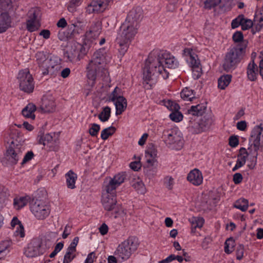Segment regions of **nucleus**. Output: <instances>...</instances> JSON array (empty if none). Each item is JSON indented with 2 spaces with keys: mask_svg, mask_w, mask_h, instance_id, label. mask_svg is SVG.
<instances>
[{
  "mask_svg": "<svg viewBox=\"0 0 263 263\" xmlns=\"http://www.w3.org/2000/svg\"><path fill=\"white\" fill-rule=\"evenodd\" d=\"M178 65L179 62L177 60L166 51L163 52L155 60H152L149 58L146 61L143 68V80L147 83L148 81L159 75L166 79L168 77L169 72L164 67L176 68Z\"/></svg>",
  "mask_w": 263,
  "mask_h": 263,
  "instance_id": "f257e3e1",
  "label": "nucleus"
},
{
  "mask_svg": "<svg viewBox=\"0 0 263 263\" xmlns=\"http://www.w3.org/2000/svg\"><path fill=\"white\" fill-rule=\"evenodd\" d=\"M111 56L104 49H100L92 55L86 67V76L93 85L98 78H105L109 72L105 65L110 61Z\"/></svg>",
  "mask_w": 263,
  "mask_h": 263,
  "instance_id": "f03ea898",
  "label": "nucleus"
},
{
  "mask_svg": "<svg viewBox=\"0 0 263 263\" xmlns=\"http://www.w3.org/2000/svg\"><path fill=\"white\" fill-rule=\"evenodd\" d=\"M139 25L124 22L120 26L116 37V42L119 45L120 54L124 55L127 51L129 45L138 33Z\"/></svg>",
  "mask_w": 263,
  "mask_h": 263,
  "instance_id": "7ed1b4c3",
  "label": "nucleus"
},
{
  "mask_svg": "<svg viewBox=\"0 0 263 263\" xmlns=\"http://www.w3.org/2000/svg\"><path fill=\"white\" fill-rule=\"evenodd\" d=\"M35 57L44 74H53L58 71L60 65L57 57L43 51L37 52Z\"/></svg>",
  "mask_w": 263,
  "mask_h": 263,
  "instance_id": "20e7f679",
  "label": "nucleus"
},
{
  "mask_svg": "<svg viewBox=\"0 0 263 263\" xmlns=\"http://www.w3.org/2000/svg\"><path fill=\"white\" fill-rule=\"evenodd\" d=\"M183 57L192 68V76L194 79H198L202 74L200 62L195 51L191 48H186L183 50Z\"/></svg>",
  "mask_w": 263,
  "mask_h": 263,
  "instance_id": "39448f33",
  "label": "nucleus"
},
{
  "mask_svg": "<svg viewBox=\"0 0 263 263\" xmlns=\"http://www.w3.org/2000/svg\"><path fill=\"white\" fill-rule=\"evenodd\" d=\"M164 142L170 148L180 150L184 145L182 134L177 128H172L164 134Z\"/></svg>",
  "mask_w": 263,
  "mask_h": 263,
  "instance_id": "423d86ee",
  "label": "nucleus"
},
{
  "mask_svg": "<svg viewBox=\"0 0 263 263\" xmlns=\"http://www.w3.org/2000/svg\"><path fill=\"white\" fill-rule=\"evenodd\" d=\"M244 50L241 47L233 48L227 54L223 68L227 71L234 69L242 59Z\"/></svg>",
  "mask_w": 263,
  "mask_h": 263,
  "instance_id": "0eeeda50",
  "label": "nucleus"
},
{
  "mask_svg": "<svg viewBox=\"0 0 263 263\" xmlns=\"http://www.w3.org/2000/svg\"><path fill=\"white\" fill-rule=\"evenodd\" d=\"M109 101L113 102L116 107V114L121 115L127 108V100L122 94L121 89L116 87L114 90L108 95Z\"/></svg>",
  "mask_w": 263,
  "mask_h": 263,
  "instance_id": "6e6552de",
  "label": "nucleus"
},
{
  "mask_svg": "<svg viewBox=\"0 0 263 263\" xmlns=\"http://www.w3.org/2000/svg\"><path fill=\"white\" fill-rule=\"evenodd\" d=\"M17 79L21 90L27 93H30L33 91L34 84L33 78L28 69L20 71Z\"/></svg>",
  "mask_w": 263,
  "mask_h": 263,
  "instance_id": "1a4fd4ad",
  "label": "nucleus"
},
{
  "mask_svg": "<svg viewBox=\"0 0 263 263\" xmlns=\"http://www.w3.org/2000/svg\"><path fill=\"white\" fill-rule=\"evenodd\" d=\"M30 208L32 214L39 220L45 219L50 213L49 205L42 200H36L31 204Z\"/></svg>",
  "mask_w": 263,
  "mask_h": 263,
  "instance_id": "9d476101",
  "label": "nucleus"
},
{
  "mask_svg": "<svg viewBox=\"0 0 263 263\" xmlns=\"http://www.w3.org/2000/svg\"><path fill=\"white\" fill-rule=\"evenodd\" d=\"M24 147L18 144L11 145L6 151L5 159L10 164H15L22 157Z\"/></svg>",
  "mask_w": 263,
  "mask_h": 263,
  "instance_id": "9b49d317",
  "label": "nucleus"
},
{
  "mask_svg": "<svg viewBox=\"0 0 263 263\" xmlns=\"http://www.w3.org/2000/svg\"><path fill=\"white\" fill-rule=\"evenodd\" d=\"M116 192L103 189L102 193V203L104 209L111 211L115 208L117 204Z\"/></svg>",
  "mask_w": 263,
  "mask_h": 263,
  "instance_id": "f8f14e48",
  "label": "nucleus"
},
{
  "mask_svg": "<svg viewBox=\"0 0 263 263\" xmlns=\"http://www.w3.org/2000/svg\"><path fill=\"white\" fill-rule=\"evenodd\" d=\"M250 142L253 145L254 149L257 151L263 142V127L262 124L256 125L251 132Z\"/></svg>",
  "mask_w": 263,
  "mask_h": 263,
  "instance_id": "ddd939ff",
  "label": "nucleus"
},
{
  "mask_svg": "<svg viewBox=\"0 0 263 263\" xmlns=\"http://www.w3.org/2000/svg\"><path fill=\"white\" fill-rule=\"evenodd\" d=\"M83 47L81 44L78 43L70 44L67 47L64 53L65 57L70 61H73L75 59H79L80 52H82Z\"/></svg>",
  "mask_w": 263,
  "mask_h": 263,
  "instance_id": "4468645a",
  "label": "nucleus"
},
{
  "mask_svg": "<svg viewBox=\"0 0 263 263\" xmlns=\"http://www.w3.org/2000/svg\"><path fill=\"white\" fill-rule=\"evenodd\" d=\"M125 180V175L122 173H119L113 178H110L108 182H105L104 189L116 192V190L118 186L120 185Z\"/></svg>",
  "mask_w": 263,
  "mask_h": 263,
  "instance_id": "2eb2a0df",
  "label": "nucleus"
},
{
  "mask_svg": "<svg viewBox=\"0 0 263 263\" xmlns=\"http://www.w3.org/2000/svg\"><path fill=\"white\" fill-rule=\"evenodd\" d=\"M109 0H94L88 5L89 13H98L104 11L108 7Z\"/></svg>",
  "mask_w": 263,
  "mask_h": 263,
  "instance_id": "dca6fc26",
  "label": "nucleus"
},
{
  "mask_svg": "<svg viewBox=\"0 0 263 263\" xmlns=\"http://www.w3.org/2000/svg\"><path fill=\"white\" fill-rule=\"evenodd\" d=\"M39 142L44 146H47L50 151H54L58 149V141L51 134H47L42 136Z\"/></svg>",
  "mask_w": 263,
  "mask_h": 263,
  "instance_id": "f3484780",
  "label": "nucleus"
},
{
  "mask_svg": "<svg viewBox=\"0 0 263 263\" xmlns=\"http://www.w3.org/2000/svg\"><path fill=\"white\" fill-rule=\"evenodd\" d=\"M10 228L13 230V236L16 238H24L25 236L24 227L21 221L14 216L10 222Z\"/></svg>",
  "mask_w": 263,
  "mask_h": 263,
  "instance_id": "a211bd4d",
  "label": "nucleus"
},
{
  "mask_svg": "<svg viewBox=\"0 0 263 263\" xmlns=\"http://www.w3.org/2000/svg\"><path fill=\"white\" fill-rule=\"evenodd\" d=\"M146 163L148 166H154L158 163V151L157 148L152 145H149L145 153Z\"/></svg>",
  "mask_w": 263,
  "mask_h": 263,
  "instance_id": "6ab92c4d",
  "label": "nucleus"
},
{
  "mask_svg": "<svg viewBox=\"0 0 263 263\" xmlns=\"http://www.w3.org/2000/svg\"><path fill=\"white\" fill-rule=\"evenodd\" d=\"M187 180L193 185L199 186L203 182V177L202 173L199 170L194 168L187 174Z\"/></svg>",
  "mask_w": 263,
  "mask_h": 263,
  "instance_id": "aec40b11",
  "label": "nucleus"
},
{
  "mask_svg": "<svg viewBox=\"0 0 263 263\" xmlns=\"http://www.w3.org/2000/svg\"><path fill=\"white\" fill-rule=\"evenodd\" d=\"M40 25L37 18L36 11L35 10L30 11L29 19L26 22L27 29L30 32H33L37 30Z\"/></svg>",
  "mask_w": 263,
  "mask_h": 263,
  "instance_id": "412c9836",
  "label": "nucleus"
},
{
  "mask_svg": "<svg viewBox=\"0 0 263 263\" xmlns=\"http://www.w3.org/2000/svg\"><path fill=\"white\" fill-rule=\"evenodd\" d=\"M263 27V6L255 12L254 18L253 33L260 31Z\"/></svg>",
  "mask_w": 263,
  "mask_h": 263,
  "instance_id": "4be33fe9",
  "label": "nucleus"
},
{
  "mask_svg": "<svg viewBox=\"0 0 263 263\" xmlns=\"http://www.w3.org/2000/svg\"><path fill=\"white\" fill-rule=\"evenodd\" d=\"M101 30V23L99 21H97L92 24L89 30L86 32L85 34L86 37L88 40L92 41L99 36Z\"/></svg>",
  "mask_w": 263,
  "mask_h": 263,
  "instance_id": "5701e85b",
  "label": "nucleus"
},
{
  "mask_svg": "<svg viewBox=\"0 0 263 263\" xmlns=\"http://www.w3.org/2000/svg\"><path fill=\"white\" fill-rule=\"evenodd\" d=\"M42 108L47 112H52L55 109L54 98L49 94L45 95L42 99Z\"/></svg>",
  "mask_w": 263,
  "mask_h": 263,
  "instance_id": "b1692460",
  "label": "nucleus"
},
{
  "mask_svg": "<svg viewBox=\"0 0 263 263\" xmlns=\"http://www.w3.org/2000/svg\"><path fill=\"white\" fill-rule=\"evenodd\" d=\"M248 79L250 81H255L258 76V66L255 62L250 61L246 68Z\"/></svg>",
  "mask_w": 263,
  "mask_h": 263,
  "instance_id": "393cba45",
  "label": "nucleus"
},
{
  "mask_svg": "<svg viewBox=\"0 0 263 263\" xmlns=\"http://www.w3.org/2000/svg\"><path fill=\"white\" fill-rule=\"evenodd\" d=\"M142 11L140 8L133 9L130 11L125 22L139 25V21L141 16Z\"/></svg>",
  "mask_w": 263,
  "mask_h": 263,
  "instance_id": "a878e982",
  "label": "nucleus"
},
{
  "mask_svg": "<svg viewBox=\"0 0 263 263\" xmlns=\"http://www.w3.org/2000/svg\"><path fill=\"white\" fill-rule=\"evenodd\" d=\"M29 200L30 197L28 196H16L13 199V208L16 210H20L25 206Z\"/></svg>",
  "mask_w": 263,
  "mask_h": 263,
  "instance_id": "bb28decb",
  "label": "nucleus"
},
{
  "mask_svg": "<svg viewBox=\"0 0 263 263\" xmlns=\"http://www.w3.org/2000/svg\"><path fill=\"white\" fill-rule=\"evenodd\" d=\"M36 107L33 103L28 104L22 110V114L25 118L34 120L35 118V111Z\"/></svg>",
  "mask_w": 263,
  "mask_h": 263,
  "instance_id": "cd10ccee",
  "label": "nucleus"
},
{
  "mask_svg": "<svg viewBox=\"0 0 263 263\" xmlns=\"http://www.w3.org/2000/svg\"><path fill=\"white\" fill-rule=\"evenodd\" d=\"M11 18L7 13L0 15V33L6 31L11 26Z\"/></svg>",
  "mask_w": 263,
  "mask_h": 263,
  "instance_id": "c85d7f7f",
  "label": "nucleus"
},
{
  "mask_svg": "<svg viewBox=\"0 0 263 263\" xmlns=\"http://www.w3.org/2000/svg\"><path fill=\"white\" fill-rule=\"evenodd\" d=\"M131 185L139 193L142 194L146 192V187L142 180L138 177H134L131 180Z\"/></svg>",
  "mask_w": 263,
  "mask_h": 263,
  "instance_id": "c756f323",
  "label": "nucleus"
},
{
  "mask_svg": "<svg viewBox=\"0 0 263 263\" xmlns=\"http://www.w3.org/2000/svg\"><path fill=\"white\" fill-rule=\"evenodd\" d=\"M66 184L68 188L73 189L76 187L75 183L77 175L73 171H69L65 175Z\"/></svg>",
  "mask_w": 263,
  "mask_h": 263,
  "instance_id": "7c9ffc66",
  "label": "nucleus"
},
{
  "mask_svg": "<svg viewBox=\"0 0 263 263\" xmlns=\"http://www.w3.org/2000/svg\"><path fill=\"white\" fill-rule=\"evenodd\" d=\"M24 253L27 257H37L43 253L41 248H25Z\"/></svg>",
  "mask_w": 263,
  "mask_h": 263,
  "instance_id": "2f4dec72",
  "label": "nucleus"
},
{
  "mask_svg": "<svg viewBox=\"0 0 263 263\" xmlns=\"http://www.w3.org/2000/svg\"><path fill=\"white\" fill-rule=\"evenodd\" d=\"M248 156L249 154L246 149L245 148H241L240 149L239 153L237 156L236 163L241 167L243 166L245 164L246 161L248 158Z\"/></svg>",
  "mask_w": 263,
  "mask_h": 263,
  "instance_id": "473e14b6",
  "label": "nucleus"
},
{
  "mask_svg": "<svg viewBox=\"0 0 263 263\" xmlns=\"http://www.w3.org/2000/svg\"><path fill=\"white\" fill-rule=\"evenodd\" d=\"M115 253L121 259H127L131 255L130 248H118Z\"/></svg>",
  "mask_w": 263,
  "mask_h": 263,
  "instance_id": "72a5a7b5",
  "label": "nucleus"
},
{
  "mask_svg": "<svg viewBox=\"0 0 263 263\" xmlns=\"http://www.w3.org/2000/svg\"><path fill=\"white\" fill-rule=\"evenodd\" d=\"M18 134V132L15 128L11 127L7 133L6 139H7L8 143L11 145H16L15 140H16Z\"/></svg>",
  "mask_w": 263,
  "mask_h": 263,
  "instance_id": "f704fd0d",
  "label": "nucleus"
},
{
  "mask_svg": "<svg viewBox=\"0 0 263 263\" xmlns=\"http://www.w3.org/2000/svg\"><path fill=\"white\" fill-rule=\"evenodd\" d=\"M190 221L191 223L192 233L194 232V230L197 228H202L204 222V219L199 217H193Z\"/></svg>",
  "mask_w": 263,
  "mask_h": 263,
  "instance_id": "c9c22d12",
  "label": "nucleus"
},
{
  "mask_svg": "<svg viewBox=\"0 0 263 263\" xmlns=\"http://www.w3.org/2000/svg\"><path fill=\"white\" fill-rule=\"evenodd\" d=\"M76 256V248H68L64 255L63 263H70Z\"/></svg>",
  "mask_w": 263,
  "mask_h": 263,
  "instance_id": "e433bc0d",
  "label": "nucleus"
},
{
  "mask_svg": "<svg viewBox=\"0 0 263 263\" xmlns=\"http://www.w3.org/2000/svg\"><path fill=\"white\" fill-rule=\"evenodd\" d=\"M232 77L227 74L222 76L218 79V87L221 89H224L231 81Z\"/></svg>",
  "mask_w": 263,
  "mask_h": 263,
  "instance_id": "4c0bfd02",
  "label": "nucleus"
},
{
  "mask_svg": "<svg viewBox=\"0 0 263 263\" xmlns=\"http://www.w3.org/2000/svg\"><path fill=\"white\" fill-rule=\"evenodd\" d=\"M234 206L242 212H245L247 210L249 207V202L245 198H240L234 203Z\"/></svg>",
  "mask_w": 263,
  "mask_h": 263,
  "instance_id": "58836bf2",
  "label": "nucleus"
},
{
  "mask_svg": "<svg viewBox=\"0 0 263 263\" xmlns=\"http://www.w3.org/2000/svg\"><path fill=\"white\" fill-rule=\"evenodd\" d=\"M139 244L138 238L136 236H132L123 241L121 245L122 247H136Z\"/></svg>",
  "mask_w": 263,
  "mask_h": 263,
  "instance_id": "ea45409f",
  "label": "nucleus"
},
{
  "mask_svg": "<svg viewBox=\"0 0 263 263\" xmlns=\"http://www.w3.org/2000/svg\"><path fill=\"white\" fill-rule=\"evenodd\" d=\"M111 108L108 106L104 107L102 111L98 116L99 119L102 122H106L108 120L110 117Z\"/></svg>",
  "mask_w": 263,
  "mask_h": 263,
  "instance_id": "a19ab883",
  "label": "nucleus"
},
{
  "mask_svg": "<svg viewBox=\"0 0 263 263\" xmlns=\"http://www.w3.org/2000/svg\"><path fill=\"white\" fill-rule=\"evenodd\" d=\"M181 98L185 101H192L195 98L193 91L187 88L182 90L180 93Z\"/></svg>",
  "mask_w": 263,
  "mask_h": 263,
  "instance_id": "79ce46f5",
  "label": "nucleus"
},
{
  "mask_svg": "<svg viewBox=\"0 0 263 263\" xmlns=\"http://www.w3.org/2000/svg\"><path fill=\"white\" fill-rule=\"evenodd\" d=\"M6 191V189L5 188H0V209L6 206L9 203Z\"/></svg>",
  "mask_w": 263,
  "mask_h": 263,
  "instance_id": "37998d69",
  "label": "nucleus"
},
{
  "mask_svg": "<svg viewBox=\"0 0 263 263\" xmlns=\"http://www.w3.org/2000/svg\"><path fill=\"white\" fill-rule=\"evenodd\" d=\"M116 131V128L114 126H110L107 128H106L103 129L101 133V138L105 140L108 139V138L113 135Z\"/></svg>",
  "mask_w": 263,
  "mask_h": 263,
  "instance_id": "c03bdc74",
  "label": "nucleus"
},
{
  "mask_svg": "<svg viewBox=\"0 0 263 263\" xmlns=\"http://www.w3.org/2000/svg\"><path fill=\"white\" fill-rule=\"evenodd\" d=\"M111 211L115 218H124L126 215L125 212L120 204H117Z\"/></svg>",
  "mask_w": 263,
  "mask_h": 263,
  "instance_id": "a18cd8bd",
  "label": "nucleus"
},
{
  "mask_svg": "<svg viewBox=\"0 0 263 263\" xmlns=\"http://www.w3.org/2000/svg\"><path fill=\"white\" fill-rule=\"evenodd\" d=\"M83 0H71L67 5L68 10L73 13L77 11V8L79 7L82 2Z\"/></svg>",
  "mask_w": 263,
  "mask_h": 263,
  "instance_id": "49530a36",
  "label": "nucleus"
},
{
  "mask_svg": "<svg viewBox=\"0 0 263 263\" xmlns=\"http://www.w3.org/2000/svg\"><path fill=\"white\" fill-rule=\"evenodd\" d=\"M254 26V23L251 20L245 18L244 15H242V23H241V29L243 30H246L252 27L253 28Z\"/></svg>",
  "mask_w": 263,
  "mask_h": 263,
  "instance_id": "de8ad7c7",
  "label": "nucleus"
},
{
  "mask_svg": "<svg viewBox=\"0 0 263 263\" xmlns=\"http://www.w3.org/2000/svg\"><path fill=\"white\" fill-rule=\"evenodd\" d=\"M68 33L70 36H74L81 33L82 29L79 25L71 24L68 27Z\"/></svg>",
  "mask_w": 263,
  "mask_h": 263,
  "instance_id": "09e8293b",
  "label": "nucleus"
},
{
  "mask_svg": "<svg viewBox=\"0 0 263 263\" xmlns=\"http://www.w3.org/2000/svg\"><path fill=\"white\" fill-rule=\"evenodd\" d=\"M170 119L176 122H178L181 121L183 119L182 114L179 111V110H174L170 114Z\"/></svg>",
  "mask_w": 263,
  "mask_h": 263,
  "instance_id": "8fccbe9b",
  "label": "nucleus"
},
{
  "mask_svg": "<svg viewBox=\"0 0 263 263\" xmlns=\"http://www.w3.org/2000/svg\"><path fill=\"white\" fill-rule=\"evenodd\" d=\"M205 8L210 9L215 7L221 2V0H201Z\"/></svg>",
  "mask_w": 263,
  "mask_h": 263,
  "instance_id": "3c124183",
  "label": "nucleus"
},
{
  "mask_svg": "<svg viewBox=\"0 0 263 263\" xmlns=\"http://www.w3.org/2000/svg\"><path fill=\"white\" fill-rule=\"evenodd\" d=\"M165 106L172 111L179 110L180 109V106L177 103L171 100H168L165 102Z\"/></svg>",
  "mask_w": 263,
  "mask_h": 263,
  "instance_id": "603ef678",
  "label": "nucleus"
},
{
  "mask_svg": "<svg viewBox=\"0 0 263 263\" xmlns=\"http://www.w3.org/2000/svg\"><path fill=\"white\" fill-rule=\"evenodd\" d=\"M203 106L200 104L192 106L189 110V112L193 115H198L203 110Z\"/></svg>",
  "mask_w": 263,
  "mask_h": 263,
  "instance_id": "864d4df0",
  "label": "nucleus"
},
{
  "mask_svg": "<svg viewBox=\"0 0 263 263\" xmlns=\"http://www.w3.org/2000/svg\"><path fill=\"white\" fill-rule=\"evenodd\" d=\"M100 129V125L93 123L91 124V127L89 129V133L91 136H96L98 135V133Z\"/></svg>",
  "mask_w": 263,
  "mask_h": 263,
  "instance_id": "5fc2aeb1",
  "label": "nucleus"
},
{
  "mask_svg": "<svg viewBox=\"0 0 263 263\" xmlns=\"http://www.w3.org/2000/svg\"><path fill=\"white\" fill-rule=\"evenodd\" d=\"M242 15H238L236 18L233 20L231 23V27L233 29L237 28L238 26H241Z\"/></svg>",
  "mask_w": 263,
  "mask_h": 263,
  "instance_id": "6e6d98bb",
  "label": "nucleus"
},
{
  "mask_svg": "<svg viewBox=\"0 0 263 263\" xmlns=\"http://www.w3.org/2000/svg\"><path fill=\"white\" fill-rule=\"evenodd\" d=\"M229 144L232 147H236L239 144V140L237 136H232L229 138Z\"/></svg>",
  "mask_w": 263,
  "mask_h": 263,
  "instance_id": "4d7b16f0",
  "label": "nucleus"
},
{
  "mask_svg": "<svg viewBox=\"0 0 263 263\" xmlns=\"http://www.w3.org/2000/svg\"><path fill=\"white\" fill-rule=\"evenodd\" d=\"M243 34L240 31L236 32L233 35V41L235 43H239L241 42L243 40Z\"/></svg>",
  "mask_w": 263,
  "mask_h": 263,
  "instance_id": "13d9d810",
  "label": "nucleus"
},
{
  "mask_svg": "<svg viewBox=\"0 0 263 263\" xmlns=\"http://www.w3.org/2000/svg\"><path fill=\"white\" fill-rule=\"evenodd\" d=\"M237 129L240 131H245L247 128V123L245 120L239 121L236 124Z\"/></svg>",
  "mask_w": 263,
  "mask_h": 263,
  "instance_id": "bf43d9fd",
  "label": "nucleus"
},
{
  "mask_svg": "<svg viewBox=\"0 0 263 263\" xmlns=\"http://www.w3.org/2000/svg\"><path fill=\"white\" fill-rule=\"evenodd\" d=\"M58 236V233L56 232H49L46 235V239L48 241L54 240Z\"/></svg>",
  "mask_w": 263,
  "mask_h": 263,
  "instance_id": "052dcab7",
  "label": "nucleus"
},
{
  "mask_svg": "<svg viewBox=\"0 0 263 263\" xmlns=\"http://www.w3.org/2000/svg\"><path fill=\"white\" fill-rule=\"evenodd\" d=\"M164 184L168 189H172L174 184V179L172 177L167 176L164 179Z\"/></svg>",
  "mask_w": 263,
  "mask_h": 263,
  "instance_id": "680f3d73",
  "label": "nucleus"
},
{
  "mask_svg": "<svg viewBox=\"0 0 263 263\" xmlns=\"http://www.w3.org/2000/svg\"><path fill=\"white\" fill-rule=\"evenodd\" d=\"M33 153L31 151L28 152L25 155L22 163L24 164L27 162L28 161H30L33 158Z\"/></svg>",
  "mask_w": 263,
  "mask_h": 263,
  "instance_id": "e2e57ef3",
  "label": "nucleus"
},
{
  "mask_svg": "<svg viewBox=\"0 0 263 263\" xmlns=\"http://www.w3.org/2000/svg\"><path fill=\"white\" fill-rule=\"evenodd\" d=\"M243 177L240 173H235L233 176V181L235 184L240 183L242 180Z\"/></svg>",
  "mask_w": 263,
  "mask_h": 263,
  "instance_id": "0e129e2a",
  "label": "nucleus"
},
{
  "mask_svg": "<svg viewBox=\"0 0 263 263\" xmlns=\"http://www.w3.org/2000/svg\"><path fill=\"white\" fill-rule=\"evenodd\" d=\"M95 258V253L94 252H91L87 255L84 263H93Z\"/></svg>",
  "mask_w": 263,
  "mask_h": 263,
  "instance_id": "69168bd1",
  "label": "nucleus"
},
{
  "mask_svg": "<svg viewBox=\"0 0 263 263\" xmlns=\"http://www.w3.org/2000/svg\"><path fill=\"white\" fill-rule=\"evenodd\" d=\"M108 227L105 223H103L99 228V232L102 235H104L107 233Z\"/></svg>",
  "mask_w": 263,
  "mask_h": 263,
  "instance_id": "338daca9",
  "label": "nucleus"
},
{
  "mask_svg": "<svg viewBox=\"0 0 263 263\" xmlns=\"http://www.w3.org/2000/svg\"><path fill=\"white\" fill-rule=\"evenodd\" d=\"M71 232V227L67 224L64 228V230L62 234L63 238L65 239L70 234Z\"/></svg>",
  "mask_w": 263,
  "mask_h": 263,
  "instance_id": "774afa93",
  "label": "nucleus"
}]
</instances>
